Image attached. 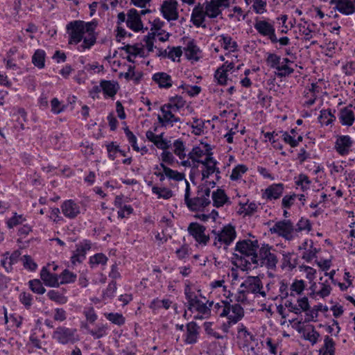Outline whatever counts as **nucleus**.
I'll return each mask as SVG.
<instances>
[{"instance_id": "f257e3e1", "label": "nucleus", "mask_w": 355, "mask_h": 355, "mask_svg": "<svg viewBox=\"0 0 355 355\" xmlns=\"http://www.w3.org/2000/svg\"><path fill=\"white\" fill-rule=\"evenodd\" d=\"M96 24L94 22H85L81 20L68 23L66 29L69 34V44H78L83 41L78 47V51L83 52L89 49L96 43Z\"/></svg>"}, {"instance_id": "f03ea898", "label": "nucleus", "mask_w": 355, "mask_h": 355, "mask_svg": "<svg viewBox=\"0 0 355 355\" xmlns=\"http://www.w3.org/2000/svg\"><path fill=\"white\" fill-rule=\"evenodd\" d=\"M230 0H206L202 4L196 6L191 15V21L199 28H206V17L209 19H215L222 14L223 8L230 6Z\"/></svg>"}, {"instance_id": "7ed1b4c3", "label": "nucleus", "mask_w": 355, "mask_h": 355, "mask_svg": "<svg viewBox=\"0 0 355 355\" xmlns=\"http://www.w3.org/2000/svg\"><path fill=\"white\" fill-rule=\"evenodd\" d=\"M259 248L257 240L243 239L239 241L234 247L236 265L242 270L252 268L253 263H257V254Z\"/></svg>"}, {"instance_id": "20e7f679", "label": "nucleus", "mask_w": 355, "mask_h": 355, "mask_svg": "<svg viewBox=\"0 0 355 355\" xmlns=\"http://www.w3.org/2000/svg\"><path fill=\"white\" fill-rule=\"evenodd\" d=\"M150 12V10H142L139 12L136 9H130L127 14L123 12H119L117 15L118 35L124 37L126 31L122 27V24L125 23L128 28L135 32H138L144 28V24L141 19V15H146Z\"/></svg>"}, {"instance_id": "39448f33", "label": "nucleus", "mask_w": 355, "mask_h": 355, "mask_svg": "<svg viewBox=\"0 0 355 355\" xmlns=\"http://www.w3.org/2000/svg\"><path fill=\"white\" fill-rule=\"evenodd\" d=\"M184 294L187 300L188 309L192 313H196V315L194 316L195 319H207L211 315V307L214 304L213 301H202L196 293L191 291L189 286L185 288Z\"/></svg>"}, {"instance_id": "423d86ee", "label": "nucleus", "mask_w": 355, "mask_h": 355, "mask_svg": "<svg viewBox=\"0 0 355 355\" xmlns=\"http://www.w3.org/2000/svg\"><path fill=\"white\" fill-rule=\"evenodd\" d=\"M213 246L218 250H227L236 238V232L232 225H226L220 230H212Z\"/></svg>"}, {"instance_id": "0eeeda50", "label": "nucleus", "mask_w": 355, "mask_h": 355, "mask_svg": "<svg viewBox=\"0 0 355 355\" xmlns=\"http://www.w3.org/2000/svg\"><path fill=\"white\" fill-rule=\"evenodd\" d=\"M272 247L268 244H263L259 248V252L257 254V263H253L252 268L259 266H266L268 269H275L278 263L277 256L272 252Z\"/></svg>"}, {"instance_id": "6e6552de", "label": "nucleus", "mask_w": 355, "mask_h": 355, "mask_svg": "<svg viewBox=\"0 0 355 355\" xmlns=\"http://www.w3.org/2000/svg\"><path fill=\"white\" fill-rule=\"evenodd\" d=\"M244 313V309L240 304L234 303L233 304H230L229 303L227 308V315L225 316L227 318V321L222 325L223 331L227 333L232 325L236 324L243 319Z\"/></svg>"}, {"instance_id": "1a4fd4ad", "label": "nucleus", "mask_w": 355, "mask_h": 355, "mask_svg": "<svg viewBox=\"0 0 355 355\" xmlns=\"http://www.w3.org/2000/svg\"><path fill=\"white\" fill-rule=\"evenodd\" d=\"M52 338L62 345L73 344L79 340L76 329L64 326L57 327L53 333Z\"/></svg>"}, {"instance_id": "9d476101", "label": "nucleus", "mask_w": 355, "mask_h": 355, "mask_svg": "<svg viewBox=\"0 0 355 355\" xmlns=\"http://www.w3.org/2000/svg\"><path fill=\"white\" fill-rule=\"evenodd\" d=\"M242 291L248 294L259 295L263 297L266 296V292L263 291L261 280L258 277H248L240 285Z\"/></svg>"}, {"instance_id": "9b49d317", "label": "nucleus", "mask_w": 355, "mask_h": 355, "mask_svg": "<svg viewBox=\"0 0 355 355\" xmlns=\"http://www.w3.org/2000/svg\"><path fill=\"white\" fill-rule=\"evenodd\" d=\"M270 231L272 234H277L288 241H291L295 237L294 226L290 220L277 222L270 229Z\"/></svg>"}, {"instance_id": "f8f14e48", "label": "nucleus", "mask_w": 355, "mask_h": 355, "mask_svg": "<svg viewBox=\"0 0 355 355\" xmlns=\"http://www.w3.org/2000/svg\"><path fill=\"white\" fill-rule=\"evenodd\" d=\"M254 27L260 35L268 37L272 43L277 42L273 23L268 20L257 19L254 21Z\"/></svg>"}, {"instance_id": "ddd939ff", "label": "nucleus", "mask_w": 355, "mask_h": 355, "mask_svg": "<svg viewBox=\"0 0 355 355\" xmlns=\"http://www.w3.org/2000/svg\"><path fill=\"white\" fill-rule=\"evenodd\" d=\"M162 115H158L157 119L159 123L163 127H173L176 123H180V119L175 116V113L178 112L175 110L171 109L169 106L162 105L160 108Z\"/></svg>"}, {"instance_id": "4468645a", "label": "nucleus", "mask_w": 355, "mask_h": 355, "mask_svg": "<svg viewBox=\"0 0 355 355\" xmlns=\"http://www.w3.org/2000/svg\"><path fill=\"white\" fill-rule=\"evenodd\" d=\"M206 227L198 223H191L188 227V232L196 241L202 245H206L210 240L209 236L205 234Z\"/></svg>"}, {"instance_id": "2eb2a0df", "label": "nucleus", "mask_w": 355, "mask_h": 355, "mask_svg": "<svg viewBox=\"0 0 355 355\" xmlns=\"http://www.w3.org/2000/svg\"><path fill=\"white\" fill-rule=\"evenodd\" d=\"M204 155H207L204 150L199 146H196L188 153L187 159L181 162V165L185 167L197 168L198 164H202V159Z\"/></svg>"}, {"instance_id": "dca6fc26", "label": "nucleus", "mask_w": 355, "mask_h": 355, "mask_svg": "<svg viewBox=\"0 0 355 355\" xmlns=\"http://www.w3.org/2000/svg\"><path fill=\"white\" fill-rule=\"evenodd\" d=\"M202 195L189 200L187 207L192 211L200 210L208 205L211 201L209 199L211 191L209 188H205L202 191Z\"/></svg>"}, {"instance_id": "f3484780", "label": "nucleus", "mask_w": 355, "mask_h": 355, "mask_svg": "<svg viewBox=\"0 0 355 355\" xmlns=\"http://www.w3.org/2000/svg\"><path fill=\"white\" fill-rule=\"evenodd\" d=\"M161 12L168 21L178 19V2L175 0H165L161 6Z\"/></svg>"}, {"instance_id": "a211bd4d", "label": "nucleus", "mask_w": 355, "mask_h": 355, "mask_svg": "<svg viewBox=\"0 0 355 355\" xmlns=\"http://www.w3.org/2000/svg\"><path fill=\"white\" fill-rule=\"evenodd\" d=\"M91 249V243L87 240H84L78 245L76 249L73 252L71 257V261L73 265L80 263L85 259V255L87 251Z\"/></svg>"}, {"instance_id": "6ab92c4d", "label": "nucleus", "mask_w": 355, "mask_h": 355, "mask_svg": "<svg viewBox=\"0 0 355 355\" xmlns=\"http://www.w3.org/2000/svg\"><path fill=\"white\" fill-rule=\"evenodd\" d=\"M61 209L64 216L69 219L76 218L81 212L80 205L72 200L64 201Z\"/></svg>"}, {"instance_id": "aec40b11", "label": "nucleus", "mask_w": 355, "mask_h": 355, "mask_svg": "<svg viewBox=\"0 0 355 355\" xmlns=\"http://www.w3.org/2000/svg\"><path fill=\"white\" fill-rule=\"evenodd\" d=\"M285 306L291 312L295 314H300L302 312H306L310 308L309 299L306 296L298 298L296 304L291 301H286Z\"/></svg>"}, {"instance_id": "412c9836", "label": "nucleus", "mask_w": 355, "mask_h": 355, "mask_svg": "<svg viewBox=\"0 0 355 355\" xmlns=\"http://www.w3.org/2000/svg\"><path fill=\"white\" fill-rule=\"evenodd\" d=\"M267 288L268 291L272 289V294H277L275 298L279 297L281 300H284L290 295L289 286L284 280H279L275 286L274 283L268 284Z\"/></svg>"}, {"instance_id": "4be33fe9", "label": "nucleus", "mask_w": 355, "mask_h": 355, "mask_svg": "<svg viewBox=\"0 0 355 355\" xmlns=\"http://www.w3.org/2000/svg\"><path fill=\"white\" fill-rule=\"evenodd\" d=\"M353 141L349 136H338L335 142V149L340 155H345L349 153Z\"/></svg>"}, {"instance_id": "5701e85b", "label": "nucleus", "mask_w": 355, "mask_h": 355, "mask_svg": "<svg viewBox=\"0 0 355 355\" xmlns=\"http://www.w3.org/2000/svg\"><path fill=\"white\" fill-rule=\"evenodd\" d=\"M2 256L3 259L1 260V264L7 272H10L12 270V266L19 261L21 252L19 250H15L11 254L6 252Z\"/></svg>"}, {"instance_id": "b1692460", "label": "nucleus", "mask_w": 355, "mask_h": 355, "mask_svg": "<svg viewBox=\"0 0 355 355\" xmlns=\"http://www.w3.org/2000/svg\"><path fill=\"white\" fill-rule=\"evenodd\" d=\"M355 107L352 105L345 107L340 110L338 119L343 125L351 126L355 120Z\"/></svg>"}, {"instance_id": "393cba45", "label": "nucleus", "mask_w": 355, "mask_h": 355, "mask_svg": "<svg viewBox=\"0 0 355 355\" xmlns=\"http://www.w3.org/2000/svg\"><path fill=\"white\" fill-rule=\"evenodd\" d=\"M204 166V169L202 171V179L209 177L210 175L216 172L219 173V170L216 167V161L211 156L207 155L202 164Z\"/></svg>"}, {"instance_id": "a878e982", "label": "nucleus", "mask_w": 355, "mask_h": 355, "mask_svg": "<svg viewBox=\"0 0 355 355\" xmlns=\"http://www.w3.org/2000/svg\"><path fill=\"white\" fill-rule=\"evenodd\" d=\"M331 4L336 5V8L342 14L349 15L355 12V6L351 0H331Z\"/></svg>"}, {"instance_id": "bb28decb", "label": "nucleus", "mask_w": 355, "mask_h": 355, "mask_svg": "<svg viewBox=\"0 0 355 355\" xmlns=\"http://www.w3.org/2000/svg\"><path fill=\"white\" fill-rule=\"evenodd\" d=\"M152 79L160 88L168 89L173 85L171 76L165 72L153 74Z\"/></svg>"}, {"instance_id": "cd10ccee", "label": "nucleus", "mask_w": 355, "mask_h": 355, "mask_svg": "<svg viewBox=\"0 0 355 355\" xmlns=\"http://www.w3.org/2000/svg\"><path fill=\"white\" fill-rule=\"evenodd\" d=\"M199 327L194 322H191L187 325V332L185 335L184 342L187 344H194L198 340L199 334Z\"/></svg>"}, {"instance_id": "c85d7f7f", "label": "nucleus", "mask_w": 355, "mask_h": 355, "mask_svg": "<svg viewBox=\"0 0 355 355\" xmlns=\"http://www.w3.org/2000/svg\"><path fill=\"white\" fill-rule=\"evenodd\" d=\"M284 185L282 183L273 184L266 189L263 195L268 200H276L282 196Z\"/></svg>"}, {"instance_id": "c756f323", "label": "nucleus", "mask_w": 355, "mask_h": 355, "mask_svg": "<svg viewBox=\"0 0 355 355\" xmlns=\"http://www.w3.org/2000/svg\"><path fill=\"white\" fill-rule=\"evenodd\" d=\"M40 277L46 286L58 287V277L57 275L51 273L46 267H43L40 272Z\"/></svg>"}, {"instance_id": "7c9ffc66", "label": "nucleus", "mask_w": 355, "mask_h": 355, "mask_svg": "<svg viewBox=\"0 0 355 355\" xmlns=\"http://www.w3.org/2000/svg\"><path fill=\"white\" fill-rule=\"evenodd\" d=\"M184 54L187 59L198 61L201 56V51L193 42H189L184 48Z\"/></svg>"}, {"instance_id": "2f4dec72", "label": "nucleus", "mask_w": 355, "mask_h": 355, "mask_svg": "<svg viewBox=\"0 0 355 355\" xmlns=\"http://www.w3.org/2000/svg\"><path fill=\"white\" fill-rule=\"evenodd\" d=\"M211 198L214 206L216 207H220L225 204L230 203L229 198L227 196L225 191L220 189H218L216 191H214Z\"/></svg>"}, {"instance_id": "473e14b6", "label": "nucleus", "mask_w": 355, "mask_h": 355, "mask_svg": "<svg viewBox=\"0 0 355 355\" xmlns=\"http://www.w3.org/2000/svg\"><path fill=\"white\" fill-rule=\"evenodd\" d=\"M219 37L218 42L225 50L229 52H235L238 50L237 43L233 40L232 37L227 35H221Z\"/></svg>"}, {"instance_id": "72a5a7b5", "label": "nucleus", "mask_w": 355, "mask_h": 355, "mask_svg": "<svg viewBox=\"0 0 355 355\" xmlns=\"http://www.w3.org/2000/svg\"><path fill=\"white\" fill-rule=\"evenodd\" d=\"M100 86L104 94L110 97H113L117 92L119 85L116 83L110 80H102Z\"/></svg>"}, {"instance_id": "f704fd0d", "label": "nucleus", "mask_w": 355, "mask_h": 355, "mask_svg": "<svg viewBox=\"0 0 355 355\" xmlns=\"http://www.w3.org/2000/svg\"><path fill=\"white\" fill-rule=\"evenodd\" d=\"M306 284L302 279H294L292 284L289 286L290 296L295 297L297 295H301L305 290Z\"/></svg>"}, {"instance_id": "c9c22d12", "label": "nucleus", "mask_w": 355, "mask_h": 355, "mask_svg": "<svg viewBox=\"0 0 355 355\" xmlns=\"http://www.w3.org/2000/svg\"><path fill=\"white\" fill-rule=\"evenodd\" d=\"M237 334L238 338L244 340V346H248L250 341H254L255 340L254 336L248 331L247 328L243 324H239Z\"/></svg>"}, {"instance_id": "e433bc0d", "label": "nucleus", "mask_w": 355, "mask_h": 355, "mask_svg": "<svg viewBox=\"0 0 355 355\" xmlns=\"http://www.w3.org/2000/svg\"><path fill=\"white\" fill-rule=\"evenodd\" d=\"M161 167L164 168V173H165L166 178L168 180L180 182L185 179V175L184 173H180L175 170H173L164 165L163 163L161 164Z\"/></svg>"}, {"instance_id": "4c0bfd02", "label": "nucleus", "mask_w": 355, "mask_h": 355, "mask_svg": "<svg viewBox=\"0 0 355 355\" xmlns=\"http://www.w3.org/2000/svg\"><path fill=\"white\" fill-rule=\"evenodd\" d=\"M320 352L323 355H334L335 343L334 340L329 336H326L324 338V345L320 349Z\"/></svg>"}, {"instance_id": "58836bf2", "label": "nucleus", "mask_w": 355, "mask_h": 355, "mask_svg": "<svg viewBox=\"0 0 355 355\" xmlns=\"http://www.w3.org/2000/svg\"><path fill=\"white\" fill-rule=\"evenodd\" d=\"M152 192L157 196V198H163L164 200L171 198L173 195V191L170 189L157 186L152 187Z\"/></svg>"}, {"instance_id": "ea45409f", "label": "nucleus", "mask_w": 355, "mask_h": 355, "mask_svg": "<svg viewBox=\"0 0 355 355\" xmlns=\"http://www.w3.org/2000/svg\"><path fill=\"white\" fill-rule=\"evenodd\" d=\"M45 52L43 50L37 49L32 57L33 64L39 69L44 67Z\"/></svg>"}, {"instance_id": "a19ab883", "label": "nucleus", "mask_w": 355, "mask_h": 355, "mask_svg": "<svg viewBox=\"0 0 355 355\" xmlns=\"http://www.w3.org/2000/svg\"><path fill=\"white\" fill-rule=\"evenodd\" d=\"M107 325L104 324H96L95 329L89 330V334L94 339H99L107 334Z\"/></svg>"}, {"instance_id": "79ce46f5", "label": "nucleus", "mask_w": 355, "mask_h": 355, "mask_svg": "<svg viewBox=\"0 0 355 355\" xmlns=\"http://www.w3.org/2000/svg\"><path fill=\"white\" fill-rule=\"evenodd\" d=\"M311 230V224L309 220L306 218H302L296 224L295 227H294V232L295 236H297V233L306 231L307 232H310Z\"/></svg>"}, {"instance_id": "37998d69", "label": "nucleus", "mask_w": 355, "mask_h": 355, "mask_svg": "<svg viewBox=\"0 0 355 355\" xmlns=\"http://www.w3.org/2000/svg\"><path fill=\"white\" fill-rule=\"evenodd\" d=\"M336 119L330 110H323L320 112L319 121L322 125H328Z\"/></svg>"}, {"instance_id": "c03bdc74", "label": "nucleus", "mask_w": 355, "mask_h": 355, "mask_svg": "<svg viewBox=\"0 0 355 355\" xmlns=\"http://www.w3.org/2000/svg\"><path fill=\"white\" fill-rule=\"evenodd\" d=\"M185 105V101L183 98L180 96H175L171 97L169 99V102L167 104H164L166 106H170L171 109L175 110L176 111H179V110L183 107Z\"/></svg>"}, {"instance_id": "a18cd8bd", "label": "nucleus", "mask_w": 355, "mask_h": 355, "mask_svg": "<svg viewBox=\"0 0 355 355\" xmlns=\"http://www.w3.org/2000/svg\"><path fill=\"white\" fill-rule=\"evenodd\" d=\"M174 153L182 160H185V146L182 141L177 139L173 143Z\"/></svg>"}, {"instance_id": "49530a36", "label": "nucleus", "mask_w": 355, "mask_h": 355, "mask_svg": "<svg viewBox=\"0 0 355 355\" xmlns=\"http://www.w3.org/2000/svg\"><path fill=\"white\" fill-rule=\"evenodd\" d=\"M283 264L291 268H294L297 265V258L293 252L283 253Z\"/></svg>"}, {"instance_id": "de8ad7c7", "label": "nucleus", "mask_w": 355, "mask_h": 355, "mask_svg": "<svg viewBox=\"0 0 355 355\" xmlns=\"http://www.w3.org/2000/svg\"><path fill=\"white\" fill-rule=\"evenodd\" d=\"M228 304L229 302L222 301L220 303H214L211 309L213 311H214L215 313L218 315L220 317H225V315H227V308Z\"/></svg>"}, {"instance_id": "09e8293b", "label": "nucleus", "mask_w": 355, "mask_h": 355, "mask_svg": "<svg viewBox=\"0 0 355 355\" xmlns=\"http://www.w3.org/2000/svg\"><path fill=\"white\" fill-rule=\"evenodd\" d=\"M172 304V302L168 299L159 300L156 298L153 300L150 305V307L153 309H158L164 308L168 309Z\"/></svg>"}, {"instance_id": "8fccbe9b", "label": "nucleus", "mask_w": 355, "mask_h": 355, "mask_svg": "<svg viewBox=\"0 0 355 355\" xmlns=\"http://www.w3.org/2000/svg\"><path fill=\"white\" fill-rule=\"evenodd\" d=\"M191 127L192 128V133L196 135H200L204 132L205 123L202 120L193 118Z\"/></svg>"}, {"instance_id": "3c124183", "label": "nucleus", "mask_w": 355, "mask_h": 355, "mask_svg": "<svg viewBox=\"0 0 355 355\" xmlns=\"http://www.w3.org/2000/svg\"><path fill=\"white\" fill-rule=\"evenodd\" d=\"M26 221V218L23 215H18L15 213L13 216L7 220L6 224L9 229H12Z\"/></svg>"}, {"instance_id": "603ef678", "label": "nucleus", "mask_w": 355, "mask_h": 355, "mask_svg": "<svg viewBox=\"0 0 355 355\" xmlns=\"http://www.w3.org/2000/svg\"><path fill=\"white\" fill-rule=\"evenodd\" d=\"M28 284L31 290L35 293L42 295L46 292L45 288L39 279H35L30 280Z\"/></svg>"}, {"instance_id": "864d4df0", "label": "nucleus", "mask_w": 355, "mask_h": 355, "mask_svg": "<svg viewBox=\"0 0 355 355\" xmlns=\"http://www.w3.org/2000/svg\"><path fill=\"white\" fill-rule=\"evenodd\" d=\"M76 275L67 269L63 270V272L60 274V278L61 279L60 284H70L73 283L76 279Z\"/></svg>"}, {"instance_id": "5fc2aeb1", "label": "nucleus", "mask_w": 355, "mask_h": 355, "mask_svg": "<svg viewBox=\"0 0 355 355\" xmlns=\"http://www.w3.org/2000/svg\"><path fill=\"white\" fill-rule=\"evenodd\" d=\"M248 171V167L244 164H239L233 168L230 179L232 180H237L240 179L243 174Z\"/></svg>"}, {"instance_id": "6e6d98bb", "label": "nucleus", "mask_w": 355, "mask_h": 355, "mask_svg": "<svg viewBox=\"0 0 355 355\" xmlns=\"http://www.w3.org/2000/svg\"><path fill=\"white\" fill-rule=\"evenodd\" d=\"M318 250L313 247V242H310V248L304 252L302 259L306 262H310L313 258L316 257Z\"/></svg>"}, {"instance_id": "4d7b16f0", "label": "nucleus", "mask_w": 355, "mask_h": 355, "mask_svg": "<svg viewBox=\"0 0 355 355\" xmlns=\"http://www.w3.org/2000/svg\"><path fill=\"white\" fill-rule=\"evenodd\" d=\"M214 78L218 84L225 85L227 84V72L223 69L218 68L214 74Z\"/></svg>"}, {"instance_id": "13d9d810", "label": "nucleus", "mask_w": 355, "mask_h": 355, "mask_svg": "<svg viewBox=\"0 0 355 355\" xmlns=\"http://www.w3.org/2000/svg\"><path fill=\"white\" fill-rule=\"evenodd\" d=\"M106 318L113 324L122 325L125 323V318L122 314L118 313H110L105 314Z\"/></svg>"}, {"instance_id": "bf43d9fd", "label": "nucleus", "mask_w": 355, "mask_h": 355, "mask_svg": "<svg viewBox=\"0 0 355 355\" xmlns=\"http://www.w3.org/2000/svg\"><path fill=\"white\" fill-rule=\"evenodd\" d=\"M281 61L280 56L277 55L275 53H268L267 58L266 59V62L267 64L272 69H276V68L279 65Z\"/></svg>"}, {"instance_id": "052dcab7", "label": "nucleus", "mask_w": 355, "mask_h": 355, "mask_svg": "<svg viewBox=\"0 0 355 355\" xmlns=\"http://www.w3.org/2000/svg\"><path fill=\"white\" fill-rule=\"evenodd\" d=\"M277 71V75L279 77H286L293 73L294 69L288 64L280 63L276 68Z\"/></svg>"}, {"instance_id": "680f3d73", "label": "nucleus", "mask_w": 355, "mask_h": 355, "mask_svg": "<svg viewBox=\"0 0 355 355\" xmlns=\"http://www.w3.org/2000/svg\"><path fill=\"white\" fill-rule=\"evenodd\" d=\"M107 261V258L105 254L102 253H98L90 257L89 263L91 264L92 267H94L99 264L105 265L106 264Z\"/></svg>"}, {"instance_id": "e2e57ef3", "label": "nucleus", "mask_w": 355, "mask_h": 355, "mask_svg": "<svg viewBox=\"0 0 355 355\" xmlns=\"http://www.w3.org/2000/svg\"><path fill=\"white\" fill-rule=\"evenodd\" d=\"M304 337L305 339L309 340L313 345L317 343L320 338V334L312 326L310 329L306 330Z\"/></svg>"}, {"instance_id": "0e129e2a", "label": "nucleus", "mask_w": 355, "mask_h": 355, "mask_svg": "<svg viewBox=\"0 0 355 355\" xmlns=\"http://www.w3.org/2000/svg\"><path fill=\"white\" fill-rule=\"evenodd\" d=\"M24 267L30 270L35 271L37 268V264L34 261L32 257L29 255H24L22 259Z\"/></svg>"}, {"instance_id": "69168bd1", "label": "nucleus", "mask_w": 355, "mask_h": 355, "mask_svg": "<svg viewBox=\"0 0 355 355\" xmlns=\"http://www.w3.org/2000/svg\"><path fill=\"white\" fill-rule=\"evenodd\" d=\"M320 288L318 291L316 292V295L320 296L324 298L328 296L331 291V287L330 286L329 282L326 280L324 282L320 283Z\"/></svg>"}, {"instance_id": "338daca9", "label": "nucleus", "mask_w": 355, "mask_h": 355, "mask_svg": "<svg viewBox=\"0 0 355 355\" xmlns=\"http://www.w3.org/2000/svg\"><path fill=\"white\" fill-rule=\"evenodd\" d=\"M83 314L86 318V320L90 324H94L98 318L94 308L92 306L85 308L83 310Z\"/></svg>"}, {"instance_id": "774afa93", "label": "nucleus", "mask_w": 355, "mask_h": 355, "mask_svg": "<svg viewBox=\"0 0 355 355\" xmlns=\"http://www.w3.org/2000/svg\"><path fill=\"white\" fill-rule=\"evenodd\" d=\"M51 107L53 114H58L64 110L65 105H62L57 98H53L51 101Z\"/></svg>"}]
</instances>
